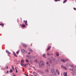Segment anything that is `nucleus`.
I'll use <instances>...</instances> for the list:
<instances>
[{
  "instance_id": "f257e3e1",
  "label": "nucleus",
  "mask_w": 76,
  "mask_h": 76,
  "mask_svg": "<svg viewBox=\"0 0 76 76\" xmlns=\"http://www.w3.org/2000/svg\"><path fill=\"white\" fill-rule=\"evenodd\" d=\"M70 67H72V69L70 68L69 70H71V71H72V72H75V73H76V70L74 69H75V67H74V66L72 65H71Z\"/></svg>"
},
{
  "instance_id": "f03ea898",
  "label": "nucleus",
  "mask_w": 76,
  "mask_h": 76,
  "mask_svg": "<svg viewBox=\"0 0 76 76\" xmlns=\"http://www.w3.org/2000/svg\"><path fill=\"white\" fill-rule=\"evenodd\" d=\"M60 60L61 61H62V62H64V63H66V61H69V59L65 58L64 60L61 59V58H60Z\"/></svg>"
},
{
  "instance_id": "7ed1b4c3",
  "label": "nucleus",
  "mask_w": 76,
  "mask_h": 76,
  "mask_svg": "<svg viewBox=\"0 0 76 76\" xmlns=\"http://www.w3.org/2000/svg\"><path fill=\"white\" fill-rule=\"evenodd\" d=\"M44 65V63L42 61H41L40 62V66L41 67H43Z\"/></svg>"
},
{
  "instance_id": "20e7f679",
  "label": "nucleus",
  "mask_w": 76,
  "mask_h": 76,
  "mask_svg": "<svg viewBox=\"0 0 76 76\" xmlns=\"http://www.w3.org/2000/svg\"><path fill=\"white\" fill-rule=\"evenodd\" d=\"M21 51L22 53H24V54H26V53H27V51H26L25 49H21Z\"/></svg>"
},
{
  "instance_id": "39448f33",
  "label": "nucleus",
  "mask_w": 76,
  "mask_h": 76,
  "mask_svg": "<svg viewBox=\"0 0 76 76\" xmlns=\"http://www.w3.org/2000/svg\"><path fill=\"white\" fill-rule=\"evenodd\" d=\"M33 74H34V76H37L38 75V74H37V73L35 72H33Z\"/></svg>"
},
{
  "instance_id": "423d86ee",
  "label": "nucleus",
  "mask_w": 76,
  "mask_h": 76,
  "mask_svg": "<svg viewBox=\"0 0 76 76\" xmlns=\"http://www.w3.org/2000/svg\"><path fill=\"white\" fill-rule=\"evenodd\" d=\"M22 45H23V46L24 47H25V48H26V47H27V45H26L25 44L22 43Z\"/></svg>"
},
{
  "instance_id": "0eeeda50",
  "label": "nucleus",
  "mask_w": 76,
  "mask_h": 76,
  "mask_svg": "<svg viewBox=\"0 0 76 76\" xmlns=\"http://www.w3.org/2000/svg\"><path fill=\"white\" fill-rule=\"evenodd\" d=\"M51 72H52V73H53L54 72V68H52L51 70Z\"/></svg>"
},
{
  "instance_id": "6e6552de",
  "label": "nucleus",
  "mask_w": 76,
  "mask_h": 76,
  "mask_svg": "<svg viewBox=\"0 0 76 76\" xmlns=\"http://www.w3.org/2000/svg\"><path fill=\"white\" fill-rule=\"evenodd\" d=\"M27 58H31V56L29 55H27Z\"/></svg>"
},
{
  "instance_id": "1a4fd4ad",
  "label": "nucleus",
  "mask_w": 76,
  "mask_h": 76,
  "mask_svg": "<svg viewBox=\"0 0 76 76\" xmlns=\"http://www.w3.org/2000/svg\"><path fill=\"white\" fill-rule=\"evenodd\" d=\"M6 68L7 69H8V68H9V66H5V67L3 69V70H4L5 69H6Z\"/></svg>"
},
{
  "instance_id": "9d476101",
  "label": "nucleus",
  "mask_w": 76,
  "mask_h": 76,
  "mask_svg": "<svg viewBox=\"0 0 76 76\" xmlns=\"http://www.w3.org/2000/svg\"><path fill=\"white\" fill-rule=\"evenodd\" d=\"M56 72H57V73L58 74V75H60V73H59V70H58L56 69Z\"/></svg>"
},
{
  "instance_id": "9b49d317",
  "label": "nucleus",
  "mask_w": 76,
  "mask_h": 76,
  "mask_svg": "<svg viewBox=\"0 0 76 76\" xmlns=\"http://www.w3.org/2000/svg\"><path fill=\"white\" fill-rule=\"evenodd\" d=\"M53 75H54L55 76L57 75V73H56V72H55V71L53 72Z\"/></svg>"
},
{
  "instance_id": "f8f14e48",
  "label": "nucleus",
  "mask_w": 76,
  "mask_h": 76,
  "mask_svg": "<svg viewBox=\"0 0 76 76\" xmlns=\"http://www.w3.org/2000/svg\"><path fill=\"white\" fill-rule=\"evenodd\" d=\"M45 72H46V73H49V70L48 69H46L45 70Z\"/></svg>"
},
{
  "instance_id": "ddd939ff",
  "label": "nucleus",
  "mask_w": 76,
  "mask_h": 76,
  "mask_svg": "<svg viewBox=\"0 0 76 76\" xmlns=\"http://www.w3.org/2000/svg\"><path fill=\"white\" fill-rule=\"evenodd\" d=\"M6 52L7 53V54H10V53L9 52L8 50H6Z\"/></svg>"
},
{
  "instance_id": "4468645a",
  "label": "nucleus",
  "mask_w": 76,
  "mask_h": 76,
  "mask_svg": "<svg viewBox=\"0 0 76 76\" xmlns=\"http://www.w3.org/2000/svg\"><path fill=\"white\" fill-rule=\"evenodd\" d=\"M20 65H21V66H24V64H23V62H21Z\"/></svg>"
},
{
  "instance_id": "2eb2a0df",
  "label": "nucleus",
  "mask_w": 76,
  "mask_h": 76,
  "mask_svg": "<svg viewBox=\"0 0 76 76\" xmlns=\"http://www.w3.org/2000/svg\"><path fill=\"white\" fill-rule=\"evenodd\" d=\"M64 76H67V72H64Z\"/></svg>"
},
{
  "instance_id": "dca6fc26",
  "label": "nucleus",
  "mask_w": 76,
  "mask_h": 76,
  "mask_svg": "<svg viewBox=\"0 0 76 76\" xmlns=\"http://www.w3.org/2000/svg\"><path fill=\"white\" fill-rule=\"evenodd\" d=\"M13 54H14V56H15V57H18V56L16 55V53H15V52H13Z\"/></svg>"
},
{
  "instance_id": "f3484780",
  "label": "nucleus",
  "mask_w": 76,
  "mask_h": 76,
  "mask_svg": "<svg viewBox=\"0 0 76 76\" xmlns=\"http://www.w3.org/2000/svg\"><path fill=\"white\" fill-rule=\"evenodd\" d=\"M56 55L57 56H59V53L58 52H56Z\"/></svg>"
},
{
  "instance_id": "a211bd4d",
  "label": "nucleus",
  "mask_w": 76,
  "mask_h": 76,
  "mask_svg": "<svg viewBox=\"0 0 76 76\" xmlns=\"http://www.w3.org/2000/svg\"><path fill=\"white\" fill-rule=\"evenodd\" d=\"M21 61L22 63H24V62H25V60L23 59H22L21 60Z\"/></svg>"
},
{
  "instance_id": "6ab92c4d",
  "label": "nucleus",
  "mask_w": 76,
  "mask_h": 76,
  "mask_svg": "<svg viewBox=\"0 0 76 76\" xmlns=\"http://www.w3.org/2000/svg\"><path fill=\"white\" fill-rule=\"evenodd\" d=\"M63 69H64L65 70H67V68L65 66H64L63 68Z\"/></svg>"
},
{
  "instance_id": "aec40b11",
  "label": "nucleus",
  "mask_w": 76,
  "mask_h": 76,
  "mask_svg": "<svg viewBox=\"0 0 76 76\" xmlns=\"http://www.w3.org/2000/svg\"><path fill=\"white\" fill-rule=\"evenodd\" d=\"M51 48V46H49L47 49V50H49Z\"/></svg>"
},
{
  "instance_id": "412c9836",
  "label": "nucleus",
  "mask_w": 76,
  "mask_h": 76,
  "mask_svg": "<svg viewBox=\"0 0 76 76\" xmlns=\"http://www.w3.org/2000/svg\"><path fill=\"white\" fill-rule=\"evenodd\" d=\"M12 72H13V70L11 69L10 70V73H12Z\"/></svg>"
},
{
  "instance_id": "4be33fe9",
  "label": "nucleus",
  "mask_w": 76,
  "mask_h": 76,
  "mask_svg": "<svg viewBox=\"0 0 76 76\" xmlns=\"http://www.w3.org/2000/svg\"><path fill=\"white\" fill-rule=\"evenodd\" d=\"M38 72H39V73H43V72H41V71L39 70H38Z\"/></svg>"
},
{
  "instance_id": "5701e85b",
  "label": "nucleus",
  "mask_w": 76,
  "mask_h": 76,
  "mask_svg": "<svg viewBox=\"0 0 76 76\" xmlns=\"http://www.w3.org/2000/svg\"><path fill=\"white\" fill-rule=\"evenodd\" d=\"M43 57H44V58H46V57L45 56V54L44 53L43 54Z\"/></svg>"
},
{
  "instance_id": "b1692460",
  "label": "nucleus",
  "mask_w": 76,
  "mask_h": 76,
  "mask_svg": "<svg viewBox=\"0 0 76 76\" xmlns=\"http://www.w3.org/2000/svg\"><path fill=\"white\" fill-rule=\"evenodd\" d=\"M12 70H15V68H14L13 66H12Z\"/></svg>"
},
{
  "instance_id": "393cba45",
  "label": "nucleus",
  "mask_w": 76,
  "mask_h": 76,
  "mask_svg": "<svg viewBox=\"0 0 76 76\" xmlns=\"http://www.w3.org/2000/svg\"><path fill=\"white\" fill-rule=\"evenodd\" d=\"M24 66H25V67H28V64H24Z\"/></svg>"
},
{
  "instance_id": "a878e982",
  "label": "nucleus",
  "mask_w": 76,
  "mask_h": 76,
  "mask_svg": "<svg viewBox=\"0 0 76 76\" xmlns=\"http://www.w3.org/2000/svg\"><path fill=\"white\" fill-rule=\"evenodd\" d=\"M16 53L17 54H18L19 53V50H18L17 52Z\"/></svg>"
},
{
  "instance_id": "bb28decb",
  "label": "nucleus",
  "mask_w": 76,
  "mask_h": 76,
  "mask_svg": "<svg viewBox=\"0 0 76 76\" xmlns=\"http://www.w3.org/2000/svg\"><path fill=\"white\" fill-rule=\"evenodd\" d=\"M49 61H50V63H51V59H49Z\"/></svg>"
},
{
  "instance_id": "cd10ccee",
  "label": "nucleus",
  "mask_w": 76,
  "mask_h": 76,
  "mask_svg": "<svg viewBox=\"0 0 76 76\" xmlns=\"http://www.w3.org/2000/svg\"><path fill=\"white\" fill-rule=\"evenodd\" d=\"M16 72V73H18V70H17V69L16 68V67H15Z\"/></svg>"
},
{
  "instance_id": "c85d7f7f",
  "label": "nucleus",
  "mask_w": 76,
  "mask_h": 76,
  "mask_svg": "<svg viewBox=\"0 0 76 76\" xmlns=\"http://www.w3.org/2000/svg\"><path fill=\"white\" fill-rule=\"evenodd\" d=\"M27 21L26 20L25 21V24L26 25H27Z\"/></svg>"
},
{
  "instance_id": "c756f323",
  "label": "nucleus",
  "mask_w": 76,
  "mask_h": 76,
  "mask_svg": "<svg viewBox=\"0 0 76 76\" xmlns=\"http://www.w3.org/2000/svg\"><path fill=\"white\" fill-rule=\"evenodd\" d=\"M67 0H65L63 2V3H65L66 1H67Z\"/></svg>"
},
{
  "instance_id": "7c9ffc66",
  "label": "nucleus",
  "mask_w": 76,
  "mask_h": 76,
  "mask_svg": "<svg viewBox=\"0 0 76 76\" xmlns=\"http://www.w3.org/2000/svg\"><path fill=\"white\" fill-rule=\"evenodd\" d=\"M26 62H27V63H28V62H29V61H28V59H26Z\"/></svg>"
},
{
  "instance_id": "2f4dec72",
  "label": "nucleus",
  "mask_w": 76,
  "mask_h": 76,
  "mask_svg": "<svg viewBox=\"0 0 76 76\" xmlns=\"http://www.w3.org/2000/svg\"><path fill=\"white\" fill-rule=\"evenodd\" d=\"M51 58H52V60L54 61V60H55V58H53V57H51Z\"/></svg>"
},
{
  "instance_id": "473e14b6",
  "label": "nucleus",
  "mask_w": 76,
  "mask_h": 76,
  "mask_svg": "<svg viewBox=\"0 0 76 76\" xmlns=\"http://www.w3.org/2000/svg\"><path fill=\"white\" fill-rule=\"evenodd\" d=\"M55 1H60V0H55Z\"/></svg>"
},
{
  "instance_id": "72a5a7b5",
  "label": "nucleus",
  "mask_w": 76,
  "mask_h": 76,
  "mask_svg": "<svg viewBox=\"0 0 76 76\" xmlns=\"http://www.w3.org/2000/svg\"><path fill=\"white\" fill-rule=\"evenodd\" d=\"M0 25H1V26L2 25V26H4V24H3V23H1V24H0Z\"/></svg>"
},
{
  "instance_id": "f704fd0d",
  "label": "nucleus",
  "mask_w": 76,
  "mask_h": 76,
  "mask_svg": "<svg viewBox=\"0 0 76 76\" xmlns=\"http://www.w3.org/2000/svg\"><path fill=\"white\" fill-rule=\"evenodd\" d=\"M47 64H48V65H49V66H50V65L49 64V63H48V62H47Z\"/></svg>"
},
{
  "instance_id": "c9c22d12",
  "label": "nucleus",
  "mask_w": 76,
  "mask_h": 76,
  "mask_svg": "<svg viewBox=\"0 0 76 76\" xmlns=\"http://www.w3.org/2000/svg\"><path fill=\"white\" fill-rule=\"evenodd\" d=\"M23 28H25V24H23Z\"/></svg>"
},
{
  "instance_id": "e433bc0d",
  "label": "nucleus",
  "mask_w": 76,
  "mask_h": 76,
  "mask_svg": "<svg viewBox=\"0 0 76 76\" xmlns=\"http://www.w3.org/2000/svg\"><path fill=\"white\" fill-rule=\"evenodd\" d=\"M50 56H53V53H51L50 54Z\"/></svg>"
},
{
  "instance_id": "4c0bfd02",
  "label": "nucleus",
  "mask_w": 76,
  "mask_h": 76,
  "mask_svg": "<svg viewBox=\"0 0 76 76\" xmlns=\"http://www.w3.org/2000/svg\"><path fill=\"white\" fill-rule=\"evenodd\" d=\"M47 56H50V54L48 53H47Z\"/></svg>"
},
{
  "instance_id": "58836bf2",
  "label": "nucleus",
  "mask_w": 76,
  "mask_h": 76,
  "mask_svg": "<svg viewBox=\"0 0 76 76\" xmlns=\"http://www.w3.org/2000/svg\"><path fill=\"white\" fill-rule=\"evenodd\" d=\"M64 66H63V65L61 66V67H62V68H64Z\"/></svg>"
},
{
  "instance_id": "ea45409f",
  "label": "nucleus",
  "mask_w": 76,
  "mask_h": 76,
  "mask_svg": "<svg viewBox=\"0 0 76 76\" xmlns=\"http://www.w3.org/2000/svg\"><path fill=\"white\" fill-rule=\"evenodd\" d=\"M35 61H36V63H37V62H38V60H37V59H36V60H35Z\"/></svg>"
},
{
  "instance_id": "a19ab883",
  "label": "nucleus",
  "mask_w": 76,
  "mask_h": 76,
  "mask_svg": "<svg viewBox=\"0 0 76 76\" xmlns=\"http://www.w3.org/2000/svg\"><path fill=\"white\" fill-rule=\"evenodd\" d=\"M31 48H29V49H28V50L29 51H31Z\"/></svg>"
},
{
  "instance_id": "79ce46f5",
  "label": "nucleus",
  "mask_w": 76,
  "mask_h": 76,
  "mask_svg": "<svg viewBox=\"0 0 76 76\" xmlns=\"http://www.w3.org/2000/svg\"><path fill=\"white\" fill-rule=\"evenodd\" d=\"M28 70H31V68H29Z\"/></svg>"
},
{
  "instance_id": "37998d69",
  "label": "nucleus",
  "mask_w": 76,
  "mask_h": 76,
  "mask_svg": "<svg viewBox=\"0 0 76 76\" xmlns=\"http://www.w3.org/2000/svg\"><path fill=\"white\" fill-rule=\"evenodd\" d=\"M9 71H7V73H6L7 74V73H9Z\"/></svg>"
},
{
  "instance_id": "c03bdc74",
  "label": "nucleus",
  "mask_w": 76,
  "mask_h": 76,
  "mask_svg": "<svg viewBox=\"0 0 76 76\" xmlns=\"http://www.w3.org/2000/svg\"><path fill=\"white\" fill-rule=\"evenodd\" d=\"M31 52H33V51L31 49L30 51Z\"/></svg>"
},
{
  "instance_id": "a18cd8bd",
  "label": "nucleus",
  "mask_w": 76,
  "mask_h": 76,
  "mask_svg": "<svg viewBox=\"0 0 76 76\" xmlns=\"http://www.w3.org/2000/svg\"><path fill=\"white\" fill-rule=\"evenodd\" d=\"M33 68H34V70H36V69H35V67H34Z\"/></svg>"
},
{
  "instance_id": "49530a36",
  "label": "nucleus",
  "mask_w": 76,
  "mask_h": 76,
  "mask_svg": "<svg viewBox=\"0 0 76 76\" xmlns=\"http://www.w3.org/2000/svg\"><path fill=\"white\" fill-rule=\"evenodd\" d=\"M74 10H76V9L75 8H74Z\"/></svg>"
},
{
  "instance_id": "de8ad7c7",
  "label": "nucleus",
  "mask_w": 76,
  "mask_h": 76,
  "mask_svg": "<svg viewBox=\"0 0 76 76\" xmlns=\"http://www.w3.org/2000/svg\"><path fill=\"white\" fill-rule=\"evenodd\" d=\"M28 54H31V53L30 52H29L28 53Z\"/></svg>"
},
{
  "instance_id": "09e8293b",
  "label": "nucleus",
  "mask_w": 76,
  "mask_h": 76,
  "mask_svg": "<svg viewBox=\"0 0 76 76\" xmlns=\"http://www.w3.org/2000/svg\"><path fill=\"white\" fill-rule=\"evenodd\" d=\"M28 64H29V66H30V64H29V63H28Z\"/></svg>"
},
{
  "instance_id": "8fccbe9b",
  "label": "nucleus",
  "mask_w": 76,
  "mask_h": 76,
  "mask_svg": "<svg viewBox=\"0 0 76 76\" xmlns=\"http://www.w3.org/2000/svg\"><path fill=\"white\" fill-rule=\"evenodd\" d=\"M23 22H25V20H24L23 21Z\"/></svg>"
},
{
  "instance_id": "3c124183",
  "label": "nucleus",
  "mask_w": 76,
  "mask_h": 76,
  "mask_svg": "<svg viewBox=\"0 0 76 76\" xmlns=\"http://www.w3.org/2000/svg\"><path fill=\"white\" fill-rule=\"evenodd\" d=\"M25 75L26 76H28V75Z\"/></svg>"
},
{
  "instance_id": "603ef678",
  "label": "nucleus",
  "mask_w": 76,
  "mask_h": 76,
  "mask_svg": "<svg viewBox=\"0 0 76 76\" xmlns=\"http://www.w3.org/2000/svg\"><path fill=\"white\" fill-rule=\"evenodd\" d=\"M16 62H18V61H17V60L16 61Z\"/></svg>"
},
{
  "instance_id": "864d4df0",
  "label": "nucleus",
  "mask_w": 76,
  "mask_h": 76,
  "mask_svg": "<svg viewBox=\"0 0 76 76\" xmlns=\"http://www.w3.org/2000/svg\"><path fill=\"white\" fill-rule=\"evenodd\" d=\"M19 64V63H17V64Z\"/></svg>"
},
{
  "instance_id": "5fc2aeb1",
  "label": "nucleus",
  "mask_w": 76,
  "mask_h": 76,
  "mask_svg": "<svg viewBox=\"0 0 76 76\" xmlns=\"http://www.w3.org/2000/svg\"><path fill=\"white\" fill-rule=\"evenodd\" d=\"M14 76H16V75H14Z\"/></svg>"
},
{
  "instance_id": "6e6d98bb",
  "label": "nucleus",
  "mask_w": 76,
  "mask_h": 76,
  "mask_svg": "<svg viewBox=\"0 0 76 76\" xmlns=\"http://www.w3.org/2000/svg\"><path fill=\"white\" fill-rule=\"evenodd\" d=\"M73 74V75H74V74Z\"/></svg>"
},
{
  "instance_id": "4d7b16f0",
  "label": "nucleus",
  "mask_w": 76,
  "mask_h": 76,
  "mask_svg": "<svg viewBox=\"0 0 76 76\" xmlns=\"http://www.w3.org/2000/svg\"><path fill=\"white\" fill-rule=\"evenodd\" d=\"M31 76H33V75H31Z\"/></svg>"
},
{
  "instance_id": "13d9d810",
  "label": "nucleus",
  "mask_w": 76,
  "mask_h": 76,
  "mask_svg": "<svg viewBox=\"0 0 76 76\" xmlns=\"http://www.w3.org/2000/svg\"><path fill=\"white\" fill-rule=\"evenodd\" d=\"M31 63H32V62H31Z\"/></svg>"
},
{
  "instance_id": "bf43d9fd",
  "label": "nucleus",
  "mask_w": 76,
  "mask_h": 76,
  "mask_svg": "<svg viewBox=\"0 0 76 76\" xmlns=\"http://www.w3.org/2000/svg\"><path fill=\"white\" fill-rule=\"evenodd\" d=\"M30 67H31V66H30Z\"/></svg>"
}]
</instances>
